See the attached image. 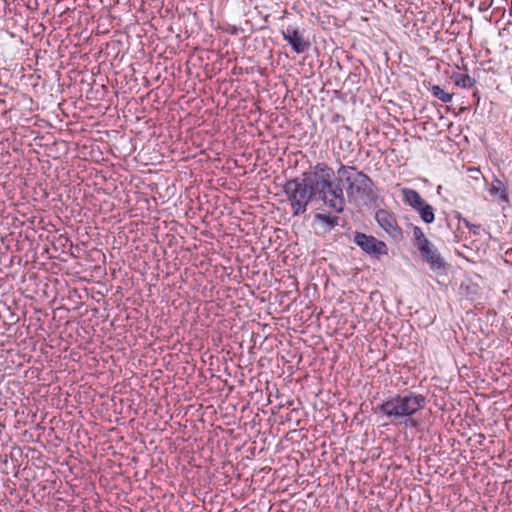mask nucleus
I'll return each mask as SVG.
<instances>
[{
    "label": "nucleus",
    "instance_id": "dca6fc26",
    "mask_svg": "<svg viewBox=\"0 0 512 512\" xmlns=\"http://www.w3.org/2000/svg\"><path fill=\"white\" fill-rule=\"evenodd\" d=\"M343 119H344V118H343V116H342V115H340L339 113H334V114L332 115L331 121H332L333 123H338V122L342 121Z\"/></svg>",
    "mask_w": 512,
    "mask_h": 512
},
{
    "label": "nucleus",
    "instance_id": "6e6552de",
    "mask_svg": "<svg viewBox=\"0 0 512 512\" xmlns=\"http://www.w3.org/2000/svg\"><path fill=\"white\" fill-rule=\"evenodd\" d=\"M491 196L498 198L499 201L509 203V196L506 185L499 179L495 178L488 189Z\"/></svg>",
    "mask_w": 512,
    "mask_h": 512
},
{
    "label": "nucleus",
    "instance_id": "7ed1b4c3",
    "mask_svg": "<svg viewBox=\"0 0 512 512\" xmlns=\"http://www.w3.org/2000/svg\"><path fill=\"white\" fill-rule=\"evenodd\" d=\"M338 174L345 178L347 196L351 200H367L373 196V181L354 166L341 165Z\"/></svg>",
    "mask_w": 512,
    "mask_h": 512
},
{
    "label": "nucleus",
    "instance_id": "f8f14e48",
    "mask_svg": "<svg viewBox=\"0 0 512 512\" xmlns=\"http://www.w3.org/2000/svg\"><path fill=\"white\" fill-rule=\"evenodd\" d=\"M413 243L418 250L420 249V247H424L430 243V241L425 236L424 232L419 226L413 227Z\"/></svg>",
    "mask_w": 512,
    "mask_h": 512
},
{
    "label": "nucleus",
    "instance_id": "39448f33",
    "mask_svg": "<svg viewBox=\"0 0 512 512\" xmlns=\"http://www.w3.org/2000/svg\"><path fill=\"white\" fill-rule=\"evenodd\" d=\"M285 41L291 46L296 54H303L310 48V41L305 37V30L297 25H288L281 30Z\"/></svg>",
    "mask_w": 512,
    "mask_h": 512
},
{
    "label": "nucleus",
    "instance_id": "2eb2a0df",
    "mask_svg": "<svg viewBox=\"0 0 512 512\" xmlns=\"http://www.w3.org/2000/svg\"><path fill=\"white\" fill-rule=\"evenodd\" d=\"M457 218L460 222H462L470 232H472L474 235L479 234L480 225L471 223L467 218L463 217L460 213H457Z\"/></svg>",
    "mask_w": 512,
    "mask_h": 512
},
{
    "label": "nucleus",
    "instance_id": "1a4fd4ad",
    "mask_svg": "<svg viewBox=\"0 0 512 512\" xmlns=\"http://www.w3.org/2000/svg\"><path fill=\"white\" fill-rule=\"evenodd\" d=\"M401 193L403 200L406 204L411 206L414 210L422 205L425 200L421 197L418 191L411 188H402Z\"/></svg>",
    "mask_w": 512,
    "mask_h": 512
},
{
    "label": "nucleus",
    "instance_id": "f257e3e1",
    "mask_svg": "<svg viewBox=\"0 0 512 512\" xmlns=\"http://www.w3.org/2000/svg\"><path fill=\"white\" fill-rule=\"evenodd\" d=\"M283 189L293 216L304 214L313 201H322L337 213L345 207L343 189L334 170L325 162L317 163L301 177L288 180Z\"/></svg>",
    "mask_w": 512,
    "mask_h": 512
},
{
    "label": "nucleus",
    "instance_id": "f03ea898",
    "mask_svg": "<svg viewBox=\"0 0 512 512\" xmlns=\"http://www.w3.org/2000/svg\"><path fill=\"white\" fill-rule=\"evenodd\" d=\"M426 405V397L422 394L407 392L389 397L377 407V410L390 423H404L407 427H417L413 416Z\"/></svg>",
    "mask_w": 512,
    "mask_h": 512
},
{
    "label": "nucleus",
    "instance_id": "20e7f679",
    "mask_svg": "<svg viewBox=\"0 0 512 512\" xmlns=\"http://www.w3.org/2000/svg\"><path fill=\"white\" fill-rule=\"evenodd\" d=\"M353 242L359 246L363 252L373 255L377 258L388 254V247L384 241L378 240L372 235H367L362 232H355L353 235Z\"/></svg>",
    "mask_w": 512,
    "mask_h": 512
},
{
    "label": "nucleus",
    "instance_id": "9b49d317",
    "mask_svg": "<svg viewBox=\"0 0 512 512\" xmlns=\"http://www.w3.org/2000/svg\"><path fill=\"white\" fill-rule=\"evenodd\" d=\"M451 78L455 85L461 88H472L476 84V80L468 74L455 73Z\"/></svg>",
    "mask_w": 512,
    "mask_h": 512
},
{
    "label": "nucleus",
    "instance_id": "9d476101",
    "mask_svg": "<svg viewBox=\"0 0 512 512\" xmlns=\"http://www.w3.org/2000/svg\"><path fill=\"white\" fill-rule=\"evenodd\" d=\"M415 211L419 214L422 221L426 224H431L435 220L434 208L426 201L422 203L421 206L415 209Z\"/></svg>",
    "mask_w": 512,
    "mask_h": 512
},
{
    "label": "nucleus",
    "instance_id": "0eeeda50",
    "mask_svg": "<svg viewBox=\"0 0 512 512\" xmlns=\"http://www.w3.org/2000/svg\"><path fill=\"white\" fill-rule=\"evenodd\" d=\"M376 221L393 238L402 236V230L398 226L396 218L387 210L381 209L376 212Z\"/></svg>",
    "mask_w": 512,
    "mask_h": 512
},
{
    "label": "nucleus",
    "instance_id": "423d86ee",
    "mask_svg": "<svg viewBox=\"0 0 512 512\" xmlns=\"http://www.w3.org/2000/svg\"><path fill=\"white\" fill-rule=\"evenodd\" d=\"M423 259L429 264L432 271L442 273L445 271V261L438 249L430 242L419 249Z\"/></svg>",
    "mask_w": 512,
    "mask_h": 512
},
{
    "label": "nucleus",
    "instance_id": "ddd939ff",
    "mask_svg": "<svg viewBox=\"0 0 512 512\" xmlns=\"http://www.w3.org/2000/svg\"><path fill=\"white\" fill-rule=\"evenodd\" d=\"M430 91L432 93V95L441 100L442 102L444 103H449L452 101V98H453V94L451 93H448V92H445L440 86L438 85H433L431 88H430Z\"/></svg>",
    "mask_w": 512,
    "mask_h": 512
},
{
    "label": "nucleus",
    "instance_id": "4468645a",
    "mask_svg": "<svg viewBox=\"0 0 512 512\" xmlns=\"http://www.w3.org/2000/svg\"><path fill=\"white\" fill-rule=\"evenodd\" d=\"M316 220L320 221L321 223H324L328 225L330 228H334L338 225V217L337 216H330L328 214H316L315 216Z\"/></svg>",
    "mask_w": 512,
    "mask_h": 512
}]
</instances>
